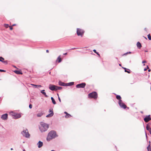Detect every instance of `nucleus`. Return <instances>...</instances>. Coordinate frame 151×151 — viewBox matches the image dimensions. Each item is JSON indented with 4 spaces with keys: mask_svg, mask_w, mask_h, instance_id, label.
Here are the masks:
<instances>
[{
    "mask_svg": "<svg viewBox=\"0 0 151 151\" xmlns=\"http://www.w3.org/2000/svg\"><path fill=\"white\" fill-rule=\"evenodd\" d=\"M55 132L53 131H50L48 134V140H49L55 138L57 136Z\"/></svg>",
    "mask_w": 151,
    "mask_h": 151,
    "instance_id": "nucleus-1",
    "label": "nucleus"
},
{
    "mask_svg": "<svg viewBox=\"0 0 151 151\" xmlns=\"http://www.w3.org/2000/svg\"><path fill=\"white\" fill-rule=\"evenodd\" d=\"M49 89L52 91H56L58 90H60L62 87L55 86V85H50L49 86Z\"/></svg>",
    "mask_w": 151,
    "mask_h": 151,
    "instance_id": "nucleus-2",
    "label": "nucleus"
},
{
    "mask_svg": "<svg viewBox=\"0 0 151 151\" xmlns=\"http://www.w3.org/2000/svg\"><path fill=\"white\" fill-rule=\"evenodd\" d=\"M88 97L89 98H93L96 99L98 97V94L96 92H93L88 94Z\"/></svg>",
    "mask_w": 151,
    "mask_h": 151,
    "instance_id": "nucleus-3",
    "label": "nucleus"
},
{
    "mask_svg": "<svg viewBox=\"0 0 151 151\" xmlns=\"http://www.w3.org/2000/svg\"><path fill=\"white\" fill-rule=\"evenodd\" d=\"M84 33V31L81 29L77 28V35L78 36H81L82 37Z\"/></svg>",
    "mask_w": 151,
    "mask_h": 151,
    "instance_id": "nucleus-4",
    "label": "nucleus"
},
{
    "mask_svg": "<svg viewBox=\"0 0 151 151\" xmlns=\"http://www.w3.org/2000/svg\"><path fill=\"white\" fill-rule=\"evenodd\" d=\"M22 134L23 136L27 138L29 137L30 136V135L27 129L23 130L22 132Z\"/></svg>",
    "mask_w": 151,
    "mask_h": 151,
    "instance_id": "nucleus-5",
    "label": "nucleus"
},
{
    "mask_svg": "<svg viewBox=\"0 0 151 151\" xmlns=\"http://www.w3.org/2000/svg\"><path fill=\"white\" fill-rule=\"evenodd\" d=\"M119 104L120 106L124 109H125L127 108V106L124 103H123L121 100H120L119 101Z\"/></svg>",
    "mask_w": 151,
    "mask_h": 151,
    "instance_id": "nucleus-6",
    "label": "nucleus"
},
{
    "mask_svg": "<svg viewBox=\"0 0 151 151\" xmlns=\"http://www.w3.org/2000/svg\"><path fill=\"white\" fill-rule=\"evenodd\" d=\"M12 115L13 116L14 118L15 119H17L21 117V115L20 114H16L15 113H14L13 112H12Z\"/></svg>",
    "mask_w": 151,
    "mask_h": 151,
    "instance_id": "nucleus-7",
    "label": "nucleus"
},
{
    "mask_svg": "<svg viewBox=\"0 0 151 151\" xmlns=\"http://www.w3.org/2000/svg\"><path fill=\"white\" fill-rule=\"evenodd\" d=\"M86 85V84L85 83H83L77 84L76 86L77 88H84L85 87Z\"/></svg>",
    "mask_w": 151,
    "mask_h": 151,
    "instance_id": "nucleus-8",
    "label": "nucleus"
},
{
    "mask_svg": "<svg viewBox=\"0 0 151 151\" xmlns=\"http://www.w3.org/2000/svg\"><path fill=\"white\" fill-rule=\"evenodd\" d=\"M49 112L50 113L49 114H48V117H50L52 116L54 114V113L52 109H50L49 110Z\"/></svg>",
    "mask_w": 151,
    "mask_h": 151,
    "instance_id": "nucleus-9",
    "label": "nucleus"
},
{
    "mask_svg": "<svg viewBox=\"0 0 151 151\" xmlns=\"http://www.w3.org/2000/svg\"><path fill=\"white\" fill-rule=\"evenodd\" d=\"M151 120V118H150V115L146 116L144 119V120L146 122H147Z\"/></svg>",
    "mask_w": 151,
    "mask_h": 151,
    "instance_id": "nucleus-10",
    "label": "nucleus"
},
{
    "mask_svg": "<svg viewBox=\"0 0 151 151\" xmlns=\"http://www.w3.org/2000/svg\"><path fill=\"white\" fill-rule=\"evenodd\" d=\"M7 114H6L2 115L1 118L2 119L6 120L7 119Z\"/></svg>",
    "mask_w": 151,
    "mask_h": 151,
    "instance_id": "nucleus-11",
    "label": "nucleus"
},
{
    "mask_svg": "<svg viewBox=\"0 0 151 151\" xmlns=\"http://www.w3.org/2000/svg\"><path fill=\"white\" fill-rule=\"evenodd\" d=\"M14 72L17 74H23L21 70H15L14 71Z\"/></svg>",
    "mask_w": 151,
    "mask_h": 151,
    "instance_id": "nucleus-12",
    "label": "nucleus"
},
{
    "mask_svg": "<svg viewBox=\"0 0 151 151\" xmlns=\"http://www.w3.org/2000/svg\"><path fill=\"white\" fill-rule=\"evenodd\" d=\"M37 145L39 148H40L43 145V143L42 142L39 141L37 143Z\"/></svg>",
    "mask_w": 151,
    "mask_h": 151,
    "instance_id": "nucleus-13",
    "label": "nucleus"
},
{
    "mask_svg": "<svg viewBox=\"0 0 151 151\" xmlns=\"http://www.w3.org/2000/svg\"><path fill=\"white\" fill-rule=\"evenodd\" d=\"M64 113L66 114V115L65 116V117L66 118H70L71 116L70 115L68 114V113L66 111H65L64 112Z\"/></svg>",
    "mask_w": 151,
    "mask_h": 151,
    "instance_id": "nucleus-14",
    "label": "nucleus"
},
{
    "mask_svg": "<svg viewBox=\"0 0 151 151\" xmlns=\"http://www.w3.org/2000/svg\"><path fill=\"white\" fill-rule=\"evenodd\" d=\"M59 84L62 86H67V85H66V83H64L62 82H59Z\"/></svg>",
    "mask_w": 151,
    "mask_h": 151,
    "instance_id": "nucleus-15",
    "label": "nucleus"
},
{
    "mask_svg": "<svg viewBox=\"0 0 151 151\" xmlns=\"http://www.w3.org/2000/svg\"><path fill=\"white\" fill-rule=\"evenodd\" d=\"M31 85L33 86L35 88H39V87H41V85H35L34 84H31Z\"/></svg>",
    "mask_w": 151,
    "mask_h": 151,
    "instance_id": "nucleus-16",
    "label": "nucleus"
},
{
    "mask_svg": "<svg viewBox=\"0 0 151 151\" xmlns=\"http://www.w3.org/2000/svg\"><path fill=\"white\" fill-rule=\"evenodd\" d=\"M137 47L139 49H140L142 47L141 44L139 42H137Z\"/></svg>",
    "mask_w": 151,
    "mask_h": 151,
    "instance_id": "nucleus-17",
    "label": "nucleus"
},
{
    "mask_svg": "<svg viewBox=\"0 0 151 151\" xmlns=\"http://www.w3.org/2000/svg\"><path fill=\"white\" fill-rule=\"evenodd\" d=\"M60 56H59L57 60H56V61H58V63H60L61 62V60H62V59H61V58H60Z\"/></svg>",
    "mask_w": 151,
    "mask_h": 151,
    "instance_id": "nucleus-18",
    "label": "nucleus"
},
{
    "mask_svg": "<svg viewBox=\"0 0 151 151\" xmlns=\"http://www.w3.org/2000/svg\"><path fill=\"white\" fill-rule=\"evenodd\" d=\"M51 99L52 100V102L53 104H56V102L55 101L54 99L53 98V97H51Z\"/></svg>",
    "mask_w": 151,
    "mask_h": 151,
    "instance_id": "nucleus-19",
    "label": "nucleus"
},
{
    "mask_svg": "<svg viewBox=\"0 0 151 151\" xmlns=\"http://www.w3.org/2000/svg\"><path fill=\"white\" fill-rule=\"evenodd\" d=\"M74 84V82H71L70 83H66V85H67V86H72Z\"/></svg>",
    "mask_w": 151,
    "mask_h": 151,
    "instance_id": "nucleus-20",
    "label": "nucleus"
},
{
    "mask_svg": "<svg viewBox=\"0 0 151 151\" xmlns=\"http://www.w3.org/2000/svg\"><path fill=\"white\" fill-rule=\"evenodd\" d=\"M116 98L118 99V100H121V97L120 96H119V95H117L116 96Z\"/></svg>",
    "mask_w": 151,
    "mask_h": 151,
    "instance_id": "nucleus-21",
    "label": "nucleus"
},
{
    "mask_svg": "<svg viewBox=\"0 0 151 151\" xmlns=\"http://www.w3.org/2000/svg\"><path fill=\"white\" fill-rule=\"evenodd\" d=\"M147 149L148 151H151V147L149 145L147 147Z\"/></svg>",
    "mask_w": 151,
    "mask_h": 151,
    "instance_id": "nucleus-22",
    "label": "nucleus"
},
{
    "mask_svg": "<svg viewBox=\"0 0 151 151\" xmlns=\"http://www.w3.org/2000/svg\"><path fill=\"white\" fill-rule=\"evenodd\" d=\"M42 114H43L42 113V112H41V113L38 114H37V115L38 117H40L42 115Z\"/></svg>",
    "mask_w": 151,
    "mask_h": 151,
    "instance_id": "nucleus-23",
    "label": "nucleus"
},
{
    "mask_svg": "<svg viewBox=\"0 0 151 151\" xmlns=\"http://www.w3.org/2000/svg\"><path fill=\"white\" fill-rule=\"evenodd\" d=\"M125 70V71L126 72H127V73H130V71H127V69L125 68H123Z\"/></svg>",
    "mask_w": 151,
    "mask_h": 151,
    "instance_id": "nucleus-24",
    "label": "nucleus"
},
{
    "mask_svg": "<svg viewBox=\"0 0 151 151\" xmlns=\"http://www.w3.org/2000/svg\"><path fill=\"white\" fill-rule=\"evenodd\" d=\"M44 91H45L44 90H42L41 91V92L45 96H47L46 93L44 92Z\"/></svg>",
    "mask_w": 151,
    "mask_h": 151,
    "instance_id": "nucleus-25",
    "label": "nucleus"
},
{
    "mask_svg": "<svg viewBox=\"0 0 151 151\" xmlns=\"http://www.w3.org/2000/svg\"><path fill=\"white\" fill-rule=\"evenodd\" d=\"M147 37H148V39L150 40H151V36H150V34H148V35H147Z\"/></svg>",
    "mask_w": 151,
    "mask_h": 151,
    "instance_id": "nucleus-26",
    "label": "nucleus"
},
{
    "mask_svg": "<svg viewBox=\"0 0 151 151\" xmlns=\"http://www.w3.org/2000/svg\"><path fill=\"white\" fill-rule=\"evenodd\" d=\"M4 59L3 58H2L1 57H0V61L3 62H4Z\"/></svg>",
    "mask_w": 151,
    "mask_h": 151,
    "instance_id": "nucleus-27",
    "label": "nucleus"
},
{
    "mask_svg": "<svg viewBox=\"0 0 151 151\" xmlns=\"http://www.w3.org/2000/svg\"><path fill=\"white\" fill-rule=\"evenodd\" d=\"M4 27L6 28H7L9 26V25L7 24H4Z\"/></svg>",
    "mask_w": 151,
    "mask_h": 151,
    "instance_id": "nucleus-28",
    "label": "nucleus"
},
{
    "mask_svg": "<svg viewBox=\"0 0 151 151\" xmlns=\"http://www.w3.org/2000/svg\"><path fill=\"white\" fill-rule=\"evenodd\" d=\"M9 27L10 30H12L13 29V27L12 26H9Z\"/></svg>",
    "mask_w": 151,
    "mask_h": 151,
    "instance_id": "nucleus-29",
    "label": "nucleus"
},
{
    "mask_svg": "<svg viewBox=\"0 0 151 151\" xmlns=\"http://www.w3.org/2000/svg\"><path fill=\"white\" fill-rule=\"evenodd\" d=\"M131 52H127V53H124V54L123 55H127V54H128V53H131Z\"/></svg>",
    "mask_w": 151,
    "mask_h": 151,
    "instance_id": "nucleus-30",
    "label": "nucleus"
},
{
    "mask_svg": "<svg viewBox=\"0 0 151 151\" xmlns=\"http://www.w3.org/2000/svg\"><path fill=\"white\" fill-rule=\"evenodd\" d=\"M32 106L31 104H30L29 105V107L30 109H31L32 108Z\"/></svg>",
    "mask_w": 151,
    "mask_h": 151,
    "instance_id": "nucleus-31",
    "label": "nucleus"
},
{
    "mask_svg": "<svg viewBox=\"0 0 151 151\" xmlns=\"http://www.w3.org/2000/svg\"><path fill=\"white\" fill-rule=\"evenodd\" d=\"M0 71L1 72H5L6 71L0 69Z\"/></svg>",
    "mask_w": 151,
    "mask_h": 151,
    "instance_id": "nucleus-32",
    "label": "nucleus"
},
{
    "mask_svg": "<svg viewBox=\"0 0 151 151\" xmlns=\"http://www.w3.org/2000/svg\"><path fill=\"white\" fill-rule=\"evenodd\" d=\"M150 128H149L148 125H147L146 127V129L147 130L149 131V129H150Z\"/></svg>",
    "mask_w": 151,
    "mask_h": 151,
    "instance_id": "nucleus-33",
    "label": "nucleus"
},
{
    "mask_svg": "<svg viewBox=\"0 0 151 151\" xmlns=\"http://www.w3.org/2000/svg\"><path fill=\"white\" fill-rule=\"evenodd\" d=\"M147 68H145V69H144V70L145 71L147 69L149 68V67H148V66H147Z\"/></svg>",
    "mask_w": 151,
    "mask_h": 151,
    "instance_id": "nucleus-34",
    "label": "nucleus"
},
{
    "mask_svg": "<svg viewBox=\"0 0 151 151\" xmlns=\"http://www.w3.org/2000/svg\"><path fill=\"white\" fill-rule=\"evenodd\" d=\"M93 51L96 53L97 52L96 51V50L95 49L93 50Z\"/></svg>",
    "mask_w": 151,
    "mask_h": 151,
    "instance_id": "nucleus-35",
    "label": "nucleus"
},
{
    "mask_svg": "<svg viewBox=\"0 0 151 151\" xmlns=\"http://www.w3.org/2000/svg\"><path fill=\"white\" fill-rule=\"evenodd\" d=\"M96 54L99 56V57H100V55L99 54V53H98V52H97Z\"/></svg>",
    "mask_w": 151,
    "mask_h": 151,
    "instance_id": "nucleus-36",
    "label": "nucleus"
},
{
    "mask_svg": "<svg viewBox=\"0 0 151 151\" xmlns=\"http://www.w3.org/2000/svg\"><path fill=\"white\" fill-rule=\"evenodd\" d=\"M58 99H59V101L60 102H61V99H60V98L59 97V96H58Z\"/></svg>",
    "mask_w": 151,
    "mask_h": 151,
    "instance_id": "nucleus-37",
    "label": "nucleus"
},
{
    "mask_svg": "<svg viewBox=\"0 0 151 151\" xmlns=\"http://www.w3.org/2000/svg\"><path fill=\"white\" fill-rule=\"evenodd\" d=\"M146 61L145 60L143 61L142 62V63H146Z\"/></svg>",
    "mask_w": 151,
    "mask_h": 151,
    "instance_id": "nucleus-38",
    "label": "nucleus"
},
{
    "mask_svg": "<svg viewBox=\"0 0 151 151\" xmlns=\"http://www.w3.org/2000/svg\"><path fill=\"white\" fill-rule=\"evenodd\" d=\"M149 131L150 134H151V128H150V129H149Z\"/></svg>",
    "mask_w": 151,
    "mask_h": 151,
    "instance_id": "nucleus-39",
    "label": "nucleus"
},
{
    "mask_svg": "<svg viewBox=\"0 0 151 151\" xmlns=\"http://www.w3.org/2000/svg\"><path fill=\"white\" fill-rule=\"evenodd\" d=\"M67 53H64L63 54V55H67Z\"/></svg>",
    "mask_w": 151,
    "mask_h": 151,
    "instance_id": "nucleus-40",
    "label": "nucleus"
},
{
    "mask_svg": "<svg viewBox=\"0 0 151 151\" xmlns=\"http://www.w3.org/2000/svg\"><path fill=\"white\" fill-rule=\"evenodd\" d=\"M15 25H16L15 24H14L12 25V26H15Z\"/></svg>",
    "mask_w": 151,
    "mask_h": 151,
    "instance_id": "nucleus-41",
    "label": "nucleus"
},
{
    "mask_svg": "<svg viewBox=\"0 0 151 151\" xmlns=\"http://www.w3.org/2000/svg\"><path fill=\"white\" fill-rule=\"evenodd\" d=\"M150 70H150V69H149V70H148V71L149 72H150Z\"/></svg>",
    "mask_w": 151,
    "mask_h": 151,
    "instance_id": "nucleus-42",
    "label": "nucleus"
},
{
    "mask_svg": "<svg viewBox=\"0 0 151 151\" xmlns=\"http://www.w3.org/2000/svg\"><path fill=\"white\" fill-rule=\"evenodd\" d=\"M14 67L15 68H17V69H18V68H17L15 66H14Z\"/></svg>",
    "mask_w": 151,
    "mask_h": 151,
    "instance_id": "nucleus-43",
    "label": "nucleus"
},
{
    "mask_svg": "<svg viewBox=\"0 0 151 151\" xmlns=\"http://www.w3.org/2000/svg\"><path fill=\"white\" fill-rule=\"evenodd\" d=\"M4 62H5L6 63H7V61H4Z\"/></svg>",
    "mask_w": 151,
    "mask_h": 151,
    "instance_id": "nucleus-44",
    "label": "nucleus"
},
{
    "mask_svg": "<svg viewBox=\"0 0 151 151\" xmlns=\"http://www.w3.org/2000/svg\"><path fill=\"white\" fill-rule=\"evenodd\" d=\"M11 150H13V148H11Z\"/></svg>",
    "mask_w": 151,
    "mask_h": 151,
    "instance_id": "nucleus-45",
    "label": "nucleus"
},
{
    "mask_svg": "<svg viewBox=\"0 0 151 151\" xmlns=\"http://www.w3.org/2000/svg\"><path fill=\"white\" fill-rule=\"evenodd\" d=\"M75 49V48H72V49Z\"/></svg>",
    "mask_w": 151,
    "mask_h": 151,
    "instance_id": "nucleus-46",
    "label": "nucleus"
},
{
    "mask_svg": "<svg viewBox=\"0 0 151 151\" xmlns=\"http://www.w3.org/2000/svg\"><path fill=\"white\" fill-rule=\"evenodd\" d=\"M23 151H25V150H23Z\"/></svg>",
    "mask_w": 151,
    "mask_h": 151,
    "instance_id": "nucleus-47",
    "label": "nucleus"
},
{
    "mask_svg": "<svg viewBox=\"0 0 151 151\" xmlns=\"http://www.w3.org/2000/svg\"><path fill=\"white\" fill-rule=\"evenodd\" d=\"M119 65L120 66H121V64H119Z\"/></svg>",
    "mask_w": 151,
    "mask_h": 151,
    "instance_id": "nucleus-48",
    "label": "nucleus"
},
{
    "mask_svg": "<svg viewBox=\"0 0 151 151\" xmlns=\"http://www.w3.org/2000/svg\"><path fill=\"white\" fill-rule=\"evenodd\" d=\"M145 39H147V38L146 37H145Z\"/></svg>",
    "mask_w": 151,
    "mask_h": 151,
    "instance_id": "nucleus-49",
    "label": "nucleus"
},
{
    "mask_svg": "<svg viewBox=\"0 0 151 151\" xmlns=\"http://www.w3.org/2000/svg\"><path fill=\"white\" fill-rule=\"evenodd\" d=\"M46 51V52H47V50Z\"/></svg>",
    "mask_w": 151,
    "mask_h": 151,
    "instance_id": "nucleus-50",
    "label": "nucleus"
},
{
    "mask_svg": "<svg viewBox=\"0 0 151 151\" xmlns=\"http://www.w3.org/2000/svg\"><path fill=\"white\" fill-rule=\"evenodd\" d=\"M46 117H47V116H46Z\"/></svg>",
    "mask_w": 151,
    "mask_h": 151,
    "instance_id": "nucleus-51",
    "label": "nucleus"
}]
</instances>
